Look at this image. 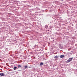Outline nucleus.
<instances>
[{
  "label": "nucleus",
  "instance_id": "1a4fd4ad",
  "mask_svg": "<svg viewBox=\"0 0 77 77\" xmlns=\"http://www.w3.org/2000/svg\"><path fill=\"white\" fill-rule=\"evenodd\" d=\"M47 27H48L47 26H46Z\"/></svg>",
  "mask_w": 77,
  "mask_h": 77
},
{
  "label": "nucleus",
  "instance_id": "423d86ee",
  "mask_svg": "<svg viewBox=\"0 0 77 77\" xmlns=\"http://www.w3.org/2000/svg\"><path fill=\"white\" fill-rule=\"evenodd\" d=\"M17 67L14 66V70H15V69H17Z\"/></svg>",
  "mask_w": 77,
  "mask_h": 77
},
{
  "label": "nucleus",
  "instance_id": "7ed1b4c3",
  "mask_svg": "<svg viewBox=\"0 0 77 77\" xmlns=\"http://www.w3.org/2000/svg\"><path fill=\"white\" fill-rule=\"evenodd\" d=\"M17 67L18 68H21V67H22V66L21 65H18L17 66Z\"/></svg>",
  "mask_w": 77,
  "mask_h": 77
},
{
  "label": "nucleus",
  "instance_id": "6e6552de",
  "mask_svg": "<svg viewBox=\"0 0 77 77\" xmlns=\"http://www.w3.org/2000/svg\"><path fill=\"white\" fill-rule=\"evenodd\" d=\"M25 69L27 68V66H24Z\"/></svg>",
  "mask_w": 77,
  "mask_h": 77
},
{
  "label": "nucleus",
  "instance_id": "39448f33",
  "mask_svg": "<svg viewBox=\"0 0 77 77\" xmlns=\"http://www.w3.org/2000/svg\"><path fill=\"white\" fill-rule=\"evenodd\" d=\"M58 57H59V56L56 55L54 57V59H57V58H58Z\"/></svg>",
  "mask_w": 77,
  "mask_h": 77
},
{
  "label": "nucleus",
  "instance_id": "f03ea898",
  "mask_svg": "<svg viewBox=\"0 0 77 77\" xmlns=\"http://www.w3.org/2000/svg\"><path fill=\"white\" fill-rule=\"evenodd\" d=\"M0 75L2 77H4V76H5V74H4L3 73H0Z\"/></svg>",
  "mask_w": 77,
  "mask_h": 77
},
{
  "label": "nucleus",
  "instance_id": "20e7f679",
  "mask_svg": "<svg viewBox=\"0 0 77 77\" xmlns=\"http://www.w3.org/2000/svg\"><path fill=\"white\" fill-rule=\"evenodd\" d=\"M65 57V56L63 55H61L60 56V58H63V57Z\"/></svg>",
  "mask_w": 77,
  "mask_h": 77
},
{
  "label": "nucleus",
  "instance_id": "0eeeda50",
  "mask_svg": "<svg viewBox=\"0 0 77 77\" xmlns=\"http://www.w3.org/2000/svg\"><path fill=\"white\" fill-rule=\"evenodd\" d=\"M43 63H41L40 64V66H41L42 65H43Z\"/></svg>",
  "mask_w": 77,
  "mask_h": 77
},
{
  "label": "nucleus",
  "instance_id": "f257e3e1",
  "mask_svg": "<svg viewBox=\"0 0 77 77\" xmlns=\"http://www.w3.org/2000/svg\"><path fill=\"white\" fill-rule=\"evenodd\" d=\"M72 58H69L67 61V63H68L69 62H71L72 61Z\"/></svg>",
  "mask_w": 77,
  "mask_h": 77
}]
</instances>
